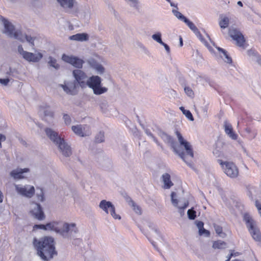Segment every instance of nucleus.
Listing matches in <instances>:
<instances>
[{"mask_svg":"<svg viewBox=\"0 0 261 261\" xmlns=\"http://www.w3.org/2000/svg\"><path fill=\"white\" fill-rule=\"evenodd\" d=\"M34 245L37 249L38 255L44 260H48L57 254L54 240L51 237H45L39 240L35 239Z\"/></svg>","mask_w":261,"mask_h":261,"instance_id":"nucleus-1","label":"nucleus"},{"mask_svg":"<svg viewBox=\"0 0 261 261\" xmlns=\"http://www.w3.org/2000/svg\"><path fill=\"white\" fill-rule=\"evenodd\" d=\"M45 131L47 137L58 147L63 155L69 156L71 154L70 146L59 136L57 132L50 128H46Z\"/></svg>","mask_w":261,"mask_h":261,"instance_id":"nucleus-2","label":"nucleus"},{"mask_svg":"<svg viewBox=\"0 0 261 261\" xmlns=\"http://www.w3.org/2000/svg\"><path fill=\"white\" fill-rule=\"evenodd\" d=\"M4 25V33L10 37H13L21 42L27 41L32 46H34L35 38L25 34H22L20 31L15 30L14 27L7 19L3 18Z\"/></svg>","mask_w":261,"mask_h":261,"instance_id":"nucleus-3","label":"nucleus"},{"mask_svg":"<svg viewBox=\"0 0 261 261\" xmlns=\"http://www.w3.org/2000/svg\"><path fill=\"white\" fill-rule=\"evenodd\" d=\"M243 220L253 239L256 242H260L261 232L256 221L253 217L250 214L246 213L244 215Z\"/></svg>","mask_w":261,"mask_h":261,"instance_id":"nucleus-4","label":"nucleus"},{"mask_svg":"<svg viewBox=\"0 0 261 261\" xmlns=\"http://www.w3.org/2000/svg\"><path fill=\"white\" fill-rule=\"evenodd\" d=\"M56 227L55 231L60 233L65 238H70L78 231L76 225L74 223L57 222Z\"/></svg>","mask_w":261,"mask_h":261,"instance_id":"nucleus-5","label":"nucleus"},{"mask_svg":"<svg viewBox=\"0 0 261 261\" xmlns=\"http://www.w3.org/2000/svg\"><path fill=\"white\" fill-rule=\"evenodd\" d=\"M172 12L178 19L185 22L187 25V26L193 32V33L201 41V42H202L206 46H207L209 48L210 50L211 51V49L208 46L207 42L204 39L198 28L192 21H191L189 19L182 15L177 10L172 9Z\"/></svg>","mask_w":261,"mask_h":261,"instance_id":"nucleus-6","label":"nucleus"},{"mask_svg":"<svg viewBox=\"0 0 261 261\" xmlns=\"http://www.w3.org/2000/svg\"><path fill=\"white\" fill-rule=\"evenodd\" d=\"M101 81L99 76L92 75L87 80L86 86L92 89L94 94L101 95L108 91V88L102 86Z\"/></svg>","mask_w":261,"mask_h":261,"instance_id":"nucleus-7","label":"nucleus"},{"mask_svg":"<svg viewBox=\"0 0 261 261\" xmlns=\"http://www.w3.org/2000/svg\"><path fill=\"white\" fill-rule=\"evenodd\" d=\"M18 51L24 60L29 62H38L43 57L40 53H32L24 50L21 45L18 46Z\"/></svg>","mask_w":261,"mask_h":261,"instance_id":"nucleus-8","label":"nucleus"},{"mask_svg":"<svg viewBox=\"0 0 261 261\" xmlns=\"http://www.w3.org/2000/svg\"><path fill=\"white\" fill-rule=\"evenodd\" d=\"M220 165L223 169L224 173L231 178L237 177L239 174L238 169L234 164L232 162L219 161Z\"/></svg>","mask_w":261,"mask_h":261,"instance_id":"nucleus-9","label":"nucleus"},{"mask_svg":"<svg viewBox=\"0 0 261 261\" xmlns=\"http://www.w3.org/2000/svg\"><path fill=\"white\" fill-rule=\"evenodd\" d=\"M99 206L107 214L110 213L115 219L120 220L121 219L120 216L116 213L115 206L111 202L102 200L100 202Z\"/></svg>","mask_w":261,"mask_h":261,"instance_id":"nucleus-10","label":"nucleus"},{"mask_svg":"<svg viewBox=\"0 0 261 261\" xmlns=\"http://www.w3.org/2000/svg\"><path fill=\"white\" fill-rule=\"evenodd\" d=\"M176 135L177 136L180 145L185 149L186 155L191 158H193L194 156V153L191 144L187 140H186L183 138L181 134L178 131L176 132Z\"/></svg>","mask_w":261,"mask_h":261,"instance_id":"nucleus-11","label":"nucleus"},{"mask_svg":"<svg viewBox=\"0 0 261 261\" xmlns=\"http://www.w3.org/2000/svg\"><path fill=\"white\" fill-rule=\"evenodd\" d=\"M229 34L236 44L240 47H244L245 39L243 34L238 29L231 27L229 29Z\"/></svg>","mask_w":261,"mask_h":261,"instance_id":"nucleus-12","label":"nucleus"},{"mask_svg":"<svg viewBox=\"0 0 261 261\" xmlns=\"http://www.w3.org/2000/svg\"><path fill=\"white\" fill-rule=\"evenodd\" d=\"M15 189L17 192L21 196L30 198L35 193V188L31 185H15Z\"/></svg>","mask_w":261,"mask_h":261,"instance_id":"nucleus-13","label":"nucleus"},{"mask_svg":"<svg viewBox=\"0 0 261 261\" xmlns=\"http://www.w3.org/2000/svg\"><path fill=\"white\" fill-rule=\"evenodd\" d=\"M62 59L64 62L72 65L75 68H81L84 63L83 59L72 55L63 54Z\"/></svg>","mask_w":261,"mask_h":261,"instance_id":"nucleus-14","label":"nucleus"},{"mask_svg":"<svg viewBox=\"0 0 261 261\" xmlns=\"http://www.w3.org/2000/svg\"><path fill=\"white\" fill-rule=\"evenodd\" d=\"M71 128L76 135L80 137L88 136L91 133L90 126L86 124L74 125L72 126Z\"/></svg>","mask_w":261,"mask_h":261,"instance_id":"nucleus-15","label":"nucleus"},{"mask_svg":"<svg viewBox=\"0 0 261 261\" xmlns=\"http://www.w3.org/2000/svg\"><path fill=\"white\" fill-rule=\"evenodd\" d=\"M171 202L173 205L178 209V212L180 213L181 216L183 215L185 209H186L188 206V202L185 201L184 202H181V201H179L177 199H176V193L174 192L171 193Z\"/></svg>","mask_w":261,"mask_h":261,"instance_id":"nucleus-16","label":"nucleus"},{"mask_svg":"<svg viewBox=\"0 0 261 261\" xmlns=\"http://www.w3.org/2000/svg\"><path fill=\"white\" fill-rule=\"evenodd\" d=\"M73 75L77 83L82 88L86 87V81L88 79L86 74L81 70L76 69L73 71Z\"/></svg>","mask_w":261,"mask_h":261,"instance_id":"nucleus-17","label":"nucleus"},{"mask_svg":"<svg viewBox=\"0 0 261 261\" xmlns=\"http://www.w3.org/2000/svg\"><path fill=\"white\" fill-rule=\"evenodd\" d=\"M32 214L36 218L41 220L44 218V215L40 204L37 203H33L31 206Z\"/></svg>","mask_w":261,"mask_h":261,"instance_id":"nucleus-18","label":"nucleus"},{"mask_svg":"<svg viewBox=\"0 0 261 261\" xmlns=\"http://www.w3.org/2000/svg\"><path fill=\"white\" fill-rule=\"evenodd\" d=\"M61 86L67 94L74 95L76 93V83L75 82H66L64 85H61Z\"/></svg>","mask_w":261,"mask_h":261,"instance_id":"nucleus-19","label":"nucleus"},{"mask_svg":"<svg viewBox=\"0 0 261 261\" xmlns=\"http://www.w3.org/2000/svg\"><path fill=\"white\" fill-rule=\"evenodd\" d=\"M224 131L226 135H227L231 139L236 140L238 138V135L236 134L232 128V126L230 123L225 121L224 122Z\"/></svg>","mask_w":261,"mask_h":261,"instance_id":"nucleus-20","label":"nucleus"},{"mask_svg":"<svg viewBox=\"0 0 261 261\" xmlns=\"http://www.w3.org/2000/svg\"><path fill=\"white\" fill-rule=\"evenodd\" d=\"M29 171L28 168H17L11 171L10 174L14 179H21L25 177L24 174L28 172Z\"/></svg>","mask_w":261,"mask_h":261,"instance_id":"nucleus-21","label":"nucleus"},{"mask_svg":"<svg viewBox=\"0 0 261 261\" xmlns=\"http://www.w3.org/2000/svg\"><path fill=\"white\" fill-rule=\"evenodd\" d=\"M57 222H52L47 223L46 225L36 224L34 226V229H41L45 230L54 231L56 229Z\"/></svg>","mask_w":261,"mask_h":261,"instance_id":"nucleus-22","label":"nucleus"},{"mask_svg":"<svg viewBox=\"0 0 261 261\" xmlns=\"http://www.w3.org/2000/svg\"><path fill=\"white\" fill-rule=\"evenodd\" d=\"M229 18L227 15L221 14L219 16V25L220 27L224 29L229 25Z\"/></svg>","mask_w":261,"mask_h":261,"instance_id":"nucleus-23","label":"nucleus"},{"mask_svg":"<svg viewBox=\"0 0 261 261\" xmlns=\"http://www.w3.org/2000/svg\"><path fill=\"white\" fill-rule=\"evenodd\" d=\"M69 39L71 40L77 41H86L89 40V35L87 33H77L69 36Z\"/></svg>","mask_w":261,"mask_h":261,"instance_id":"nucleus-24","label":"nucleus"},{"mask_svg":"<svg viewBox=\"0 0 261 261\" xmlns=\"http://www.w3.org/2000/svg\"><path fill=\"white\" fill-rule=\"evenodd\" d=\"M89 63L90 66L95 69L98 74H101L104 73L105 70V68L102 66V65L98 63L95 60H90L89 61Z\"/></svg>","mask_w":261,"mask_h":261,"instance_id":"nucleus-25","label":"nucleus"},{"mask_svg":"<svg viewBox=\"0 0 261 261\" xmlns=\"http://www.w3.org/2000/svg\"><path fill=\"white\" fill-rule=\"evenodd\" d=\"M216 48L219 51L220 56L225 62L228 64L232 63V59L231 57L228 55L227 52L225 49L219 47H216Z\"/></svg>","mask_w":261,"mask_h":261,"instance_id":"nucleus-26","label":"nucleus"},{"mask_svg":"<svg viewBox=\"0 0 261 261\" xmlns=\"http://www.w3.org/2000/svg\"><path fill=\"white\" fill-rule=\"evenodd\" d=\"M79 15L81 19L88 21L91 17V11L89 9L86 8L82 10Z\"/></svg>","mask_w":261,"mask_h":261,"instance_id":"nucleus-27","label":"nucleus"},{"mask_svg":"<svg viewBox=\"0 0 261 261\" xmlns=\"http://www.w3.org/2000/svg\"><path fill=\"white\" fill-rule=\"evenodd\" d=\"M162 180L164 184V188L165 189H169L173 186V183L170 179V175L168 173H165L162 175Z\"/></svg>","mask_w":261,"mask_h":261,"instance_id":"nucleus-28","label":"nucleus"},{"mask_svg":"<svg viewBox=\"0 0 261 261\" xmlns=\"http://www.w3.org/2000/svg\"><path fill=\"white\" fill-rule=\"evenodd\" d=\"M57 1L64 9L72 8L74 3V0H57Z\"/></svg>","mask_w":261,"mask_h":261,"instance_id":"nucleus-29","label":"nucleus"},{"mask_svg":"<svg viewBox=\"0 0 261 261\" xmlns=\"http://www.w3.org/2000/svg\"><path fill=\"white\" fill-rule=\"evenodd\" d=\"M129 205L132 207L133 211L138 215H141L142 214L141 208L137 205L134 201L131 199L127 200Z\"/></svg>","mask_w":261,"mask_h":261,"instance_id":"nucleus-30","label":"nucleus"},{"mask_svg":"<svg viewBox=\"0 0 261 261\" xmlns=\"http://www.w3.org/2000/svg\"><path fill=\"white\" fill-rule=\"evenodd\" d=\"M227 247L226 243L221 240L215 241L213 243V248L214 249H224Z\"/></svg>","mask_w":261,"mask_h":261,"instance_id":"nucleus-31","label":"nucleus"},{"mask_svg":"<svg viewBox=\"0 0 261 261\" xmlns=\"http://www.w3.org/2000/svg\"><path fill=\"white\" fill-rule=\"evenodd\" d=\"M101 109L103 113L107 115H113V114H109L108 112L110 110H113V112H116V110L113 108H110L108 106H107L106 104L102 103L100 106Z\"/></svg>","mask_w":261,"mask_h":261,"instance_id":"nucleus-32","label":"nucleus"},{"mask_svg":"<svg viewBox=\"0 0 261 261\" xmlns=\"http://www.w3.org/2000/svg\"><path fill=\"white\" fill-rule=\"evenodd\" d=\"M161 137L162 139L166 142L172 144L174 142L173 138L165 133L162 132L161 133Z\"/></svg>","mask_w":261,"mask_h":261,"instance_id":"nucleus-33","label":"nucleus"},{"mask_svg":"<svg viewBox=\"0 0 261 261\" xmlns=\"http://www.w3.org/2000/svg\"><path fill=\"white\" fill-rule=\"evenodd\" d=\"M179 109L182 111V113L186 117L190 120L193 121L194 120L192 113L189 110H185L183 107H180Z\"/></svg>","mask_w":261,"mask_h":261,"instance_id":"nucleus-34","label":"nucleus"},{"mask_svg":"<svg viewBox=\"0 0 261 261\" xmlns=\"http://www.w3.org/2000/svg\"><path fill=\"white\" fill-rule=\"evenodd\" d=\"M162 34L160 32H157L153 34L151 36L153 40L161 44L163 43L161 38Z\"/></svg>","mask_w":261,"mask_h":261,"instance_id":"nucleus-35","label":"nucleus"},{"mask_svg":"<svg viewBox=\"0 0 261 261\" xmlns=\"http://www.w3.org/2000/svg\"><path fill=\"white\" fill-rule=\"evenodd\" d=\"M48 64L49 65L56 69H58L60 67V65L57 63V61L55 59L50 57L49 58Z\"/></svg>","mask_w":261,"mask_h":261,"instance_id":"nucleus-36","label":"nucleus"},{"mask_svg":"<svg viewBox=\"0 0 261 261\" xmlns=\"http://www.w3.org/2000/svg\"><path fill=\"white\" fill-rule=\"evenodd\" d=\"M145 132L146 134L150 137L151 139H152V140L156 143V144L158 145H160L159 142L158 141L157 139L155 138V137L153 136V135L152 134L151 131L149 128H146L145 129Z\"/></svg>","mask_w":261,"mask_h":261,"instance_id":"nucleus-37","label":"nucleus"},{"mask_svg":"<svg viewBox=\"0 0 261 261\" xmlns=\"http://www.w3.org/2000/svg\"><path fill=\"white\" fill-rule=\"evenodd\" d=\"M95 140L98 143H101L104 141L105 136L104 133L103 132H99L95 137Z\"/></svg>","mask_w":261,"mask_h":261,"instance_id":"nucleus-38","label":"nucleus"},{"mask_svg":"<svg viewBox=\"0 0 261 261\" xmlns=\"http://www.w3.org/2000/svg\"><path fill=\"white\" fill-rule=\"evenodd\" d=\"M126 2H129L130 6L136 9L139 8V0H125Z\"/></svg>","mask_w":261,"mask_h":261,"instance_id":"nucleus-39","label":"nucleus"},{"mask_svg":"<svg viewBox=\"0 0 261 261\" xmlns=\"http://www.w3.org/2000/svg\"><path fill=\"white\" fill-rule=\"evenodd\" d=\"M187 214L188 218L191 220H194L196 217V212L193 210V208L189 209L188 211Z\"/></svg>","mask_w":261,"mask_h":261,"instance_id":"nucleus-40","label":"nucleus"},{"mask_svg":"<svg viewBox=\"0 0 261 261\" xmlns=\"http://www.w3.org/2000/svg\"><path fill=\"white\" fill-rule=\"evenodd\" d=\"M63 119L66 125H69L71 122V119L69 115L67 114L63 115Z\"/></svg>","mask_w":261,"mask_h":261,"instance_id":"nucleus-41","label":"nucleus"},{"mask_svg":"<svg viewBox=\"0 0 261 261\" xmlns=\"http://www.w3.org/2000/svg\"><path fill=\"white\" fill-rule=\"evenodd\" d=\"M184 90H185V93L188 96L192 97L193 96V95H194L193 91L190 87H185Z\"/></svg>","mask_w":261,"mask_h":261,"instance_id":"nucleus-42","label":"nucleus"},{"mask_svg":"<svg viewBox=\"0 0 261 261\" xmlns=\"http://www.w3.org/2000/svg\"><path fill=\"white\" fill-rule=\"evenodd\" d=\"M37 196L39 201H43L44 200V195L42 189H40L39 191L37 193Z\"/></svg>","mask_w":261,"mask_h":261,"instance_id":"nucleus-43","label":"nucleus"},{"mask_svg":"<svg viewBox=\"0 0 261 261\" xmlns=\"http://www.w3.org/2000/svg\"><path fill=\"white\" fill-rule=\"evenodd\" d=\"M148 226H149V227L151 228L153 230H154V231L156 233V234L159 237H161V234L160 233V232L159 231V230H158V229L156 228L155 226L153 224H152V223H149Z\"/></svg>","mask_w":261,"mask_h":261,"instance_id":"nucleus-44","label":"nucleus"},{"mask_svg":"<svg viewBox=\"0 0 261 261\" xmlns=\"http://www.w3.org/2000/svg\"><path fill=\"white\" fill-rule=\"evenodd\" d=\"M174 151L178 153L179 155L180 156V158L185 161V162H186V156H185V153L182 151L180 152V151L178 150L177 149H176L175 148H174Z\"/></svg>","mask_w":261,"mask_h":261,"instance_id":"nucleus-45","label":"nucleus"},{"mask_svg":"<svg viewBox=\"0 0 261 261\" xmlns=\"http://www.w3.org/2000/svg\"><path fill=\"white\" fill-rule=\"evenodd\" d=\"M199 233L200 236L202 234H205L206 236L208 237L210 234V233L209 231L206 230L204 228L200 230V231H199Z\"/></svg>","mask_w":261,"mask_h":261,"instance_id":"nucleus-46","label":"nucleus"},{"mask_svg":"<svg viewBox=\"0 0 261 261\" xmlns=\"http://www.w3.org/2000/svg\"><path fill=\"white\" fill-rule=\"evenodd\" d=\"M215 230L217 234L219 235H220L221 233L222 232V228L217 225H215L214 226Z\"/></svg>","mask_w":261,"mask_h":261,"instance_id":"nucleus-47","label":"nucleus"},{"mask_svg":"<svg viewBox=\"0 0 261 261\" xmlns=\"http://www.w3.org/2000/svg\"><path fill=\"white\" fill-rule=\"evenodd\" d=\"M44 113L45 116L53 117L54 116V112L49 109H46L44 111Z\"/></svg>","mask_w":261,"mask_h":261,"instance_id":"nucleus-48","label":"nucleus"},{"mask_svg":"<svg viewBox=\"0 0 261 261\" xmlns=\"http://www.w3.org/2000/svg\"><path fill=\"white\" fill-rule=\"evenodd\" d=\"M196 223V226L198 227V228L199 229V231H200L201 229H202V228H204L203 227L204 224L202 221H197Z\"/></svg>","mask_w":261,"mask_h":261,"instance_id":"nucleus-49","label":"nucleus"},{"mask_svg":"<svg viewBox=\"0 0 261 261\" xmlns=\"http://www.w3.org/2000/svg\"><path fill=\"white\" fill-rule=\"evenodd\" d=\"M9 82L8 79H0V83L3 85H7Z\"/></svg>","mask_w":261,"mask_h":261,"instance_id":"nucleus-50","label":"nucleus"},{"mask_svg":"<svg viewBox=\"0 0 261 261\" xmlns=\"http://www.w3.org/2000/svg\"><path fill=\"white\" fill-rule=\"evenodd\" d=\"M161 45H163L164 47L165 50H166V51L168 54L170 53V47L167 44L163 42V43L161 44Z\"/></svg>","mask_w":261,"mask_h":261,"instance_id":"nucleus-51","label":"nucleus"},{"mask_svg":"<svg viewBox=\"0 0 261 261\" xmlns=\"http://www.w3.org/2000/svg\"><path fill=\"white\" fill-rule=\"evenodd\" d=\"M255 205L261 216V204L257 202H256Z\"/></svg>","mask_w":261,"mask_h":261,"instance_id":"nucleus-52","label":"nucleus"},{"mask_svg":"<svg viewBox=\"0 0 261 261\" xmlns=\"http://www.w3.org/2000/svg\"><path fill=\"white\" fill-rule=\"evenodd\" d=\"M5 139H6V138H5V136H4L2 134H0V147H2L1 141L5 140Z\"/></svg>","mask_w":261,"mask_h":261,"instance_id":"nucleus-53","label":"nucleus"},{"mask_svg":"<svg viewBox=\"0 0 261 261\" xmlns=\"http://www.w3.org/2000/svg\"><path fill=\"white\" fill-rule=\"evenodd\" d=\"M169 3H170V5L171 7H175L176 8V10H178V7H177V4H175L174 3H172L170 0V2H169Z\"/></svg>","mask_w":261,"mask_h":261,"instance_id":"nucleus-54","label":"nucleus"},{"mask_svg":"<svg viewBox=\"0 0 261 261\" xmlns=\"http://www.w3.org/2000/svg\"><path fill=\"white\" fill-rule=\"evenodd\" d=\"M245 130V132L248 134H250L251 132V129L250 127H246Z\"/></svg>","mask_w":261,"mask_h":261,"instance_id":"nucleus-55","label":"nucleus"},{"mask_svg":"<svg viewBox=\"0 0 261 261\" xmlns=\"http://www.w3.org/2000/svg\"><path fill=\"white\" fill-rule=\"evenodd\" d=\"M218 151V150L217 149H215L214 151H213V153L214 154H215L217 156H219V153H218L217 152Z\"/></svg>","mask_w":261,"mask_h":261,"instance_id":"nucleus-56","label":"nucleus"},{"mask_svg":"<svg viewBox=\"0 0 261 261\" xmlns=\"http://www.w3.org/2000/svg\"><path fill=\"white\" fill-rule=\"evenodd\" d=\"M3 200V196L2 195V193L0 191V202H2Z\"/></svg>","mask_w":261,"mask_h":261,"instance_id":"nucleus-57","label":"nucleus"},{"mask_svg":"<svg viewBox=\"0 0 261 261\" xmlns=\"http://www.w3.org/2000/svg\"><path fill=\"white\" fill-rule=\"evenodd\" d=\"M233 256V254L232 253H230L227 257V259L228 260H230L231 259V258L232 257V256Z\"/></svg>","mask_w":261,"mask_h":261,"instance_id":"nucleus-58","label":"nucleus"},{"mask_svg":"<svg viewBox=\"0 0 261 261\" xmlns=\"http://www.w3.org/2000/svg\"><path fill=\"white\" fill-rule=\"evenodd\" d=\"M237 4L241 7L243 6V4L241 1L238 2Z\"/></svg>","mask_w":261,"mask_h":261,"instance_id":"nucleus-59","label":"nucleus"},{"mask_svg":"<svg viewBox=\"0 0 261 261\" xmlns=\"http://www.w3.org/2000/svg\"><path fill=\"white\" fill-rule=\"evenodd\" d=\"M150 242L151 243L152 245L153 246V247L155 248H156V247L154 244V242H151V241H150Z\"/></svg>","mask_w":261,"mask_h":261,"instance_id":"nucleus-60","label":"nucleus"},{"mask_svg":"<svg viewBox=\"0 0 261 261\" xmlns=\"http://www.w3.org/2000/svg\"><path fill=\"white\" fill-rule=\"evenodd\" d=\"M182 44H183V43H182V39H181V38H180V46H182Z\"/></svg>","mask_w":261,"mask_h":261,"instance_id":"nucleus-61","label":"nucleus"},{"mask_svg":"<svg viewBox=\"0 0 261 261\" xmlns=\"http://www.w3.org/2000/svg\"><path fill=\"white\" fill-rule=\"evenodd\" d=\"M255 136H256V134H255L252 136V137H253V138H254V137H255Z\"/></svg>","mask_w":261,"mask_h":261,"instance_id":"nucleus-62","label":"nucleus"},{"mask_svg":"<svg viewBox=\"0 0 261 261\" xmlns=\"http://www.w3.org/2000/svg\"><path fill=\"white\" fill-rule=\"evenodd\" d=\"M166 1H167L168 2H170V0H166Z\"/></svg>","mask_w":261,"mask_h":261,"instance_id":"nucleus-63","label":"nucleus"},{"mask_svg":"<svg viewBox=\"0 0 261 261\" xmlns=\"http://www.w3.org/2000/svg\"><path fill=\"white\" fill-rule=\"evenodd\" d=\"M225 261H230V260L227 259Z\"/></svg>","mask_w":261,"mask_h":261,"instance_id":"nucleus-64","label":"nucleus"}]
</instances>
